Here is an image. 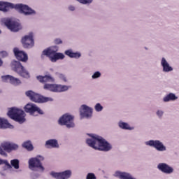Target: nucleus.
<instances>
[{
  "mask_svg": "<svg viewBox=\"0 0 179 179\" xmlns=\"http://www.w3.org/2000/svg\"><path fill=\"white\" fill-rule=\"evenodd\" d=\"M0 57H2L3 58H6V57H8V52L6 51L1 52Z\"/></svg>",
  "mask_w": 179,
  "mask_h": 179,
  "instance_id": "39",
  "label": "nucleus"
},
{
  "mask_svg": "<svg viewBox=\"0 0 179 179\" xmlns=\"http://www.w3.org/2000/svg\"><path fill=\"white\" fill-rule=\"evenodd\" d=\"M36 78L41 83H45L43 85V89L45 90L52 92V93H64L69 90V86L68 85L47 83V82H54V78L51 77V76H37Z\"/></svg>",
  "mask_w": 179,
  "mask_h": 179,
  "instance_id": "3",
  "label": "nucleus"
},
{
  "mask_svg": "<svg viewBox=\"0 0 179 179\" xmlns=\"http://www.w3.org/2000/svg\"><path fill=\"white\" fill-rule=\"evenodd\" d=\"M43 160H44V157L41 155H37L28 160V169H29L31 171H34L29 175L31 179L40 178L42 173L45 171V167L43 165Z\"/></svg>",
  "mask_w": 179,
  "mask_h": 179,
  "instance_id": "2",
  "label": "nucleus"
},
{
  "mask_svg": "<svg viewBox=\"0 0 179 179\" xmlns=\"http://www.w3.org/2000/svg\"><path fill=\"white\" fill-rule=\"evenodd\" d=\"M50 176L55 179H69L72 177V170L67 169L60 172L52 171Z\"/></svg>",
  "mask_w": 179,
  "mask_h": 179,
  "instance_id": "14",
  "label": "nucleus"
},
{
  "mask_svg": "<svg viewBox=\"0 0 179 179\" xmlns=\"http://www.w3.org/2000/svg\"><path fill=\"white\" fill-rule=\"evenodd\" d=\"M76 2H78L81 5H85L86 6H89V5H92L93 3V0H75Z\"/></svg>",
  "mask_w": 179,
  "mask_h": 179,
  "instance_id": "31",
  "label": "nucleus"
},
{
  "mask_svg": "<svg viewBox=\"0 0 179 179\" xmlns=\"http://www.w3.org/2000/svg\"><path fill=\"white\" fill-rule=\"evenodd\" d=\"M26 96L29 97V99H30V100H31V99H33L34 97V95L36 94V93L31 90L29 91H27L25 92Z\"/></svg>",
  "mask_w": 179,
  "mask_h": 179,
  "instance_id": "36",
  "label": "nucleus"
},
{
  "mask_svg": "<svg viewBox=\"0 0 179 179\" xmlns=\"http://www.w3.org/2000/svg\"><path fill=\"white\" fill-rule=\"evenodd\" d=\"M157 168L161 173L163 174H166L167 176H170L173 174L175 171L174 167L172 166L169 165V164L166 162H160L157 164Z\"/></svg>",
  "mask_w": 179,
  "mask_h": 179,
  "instance_id": "15",
  "label": "nucleus"
},
{
  "mask_svg": "<svg viewBox=\"0 0 179 179\" xmlns=\"http://www.w3.org/2000/svg\"><path fill=\"white\" fill-rule=\"evenodd\" d=\"M22 147L24 148V149H27L29 152H31L34 149V147L33 146V144H31V141H25L22 143Z\"/></svg>",
  "mask_w": 179,
  "mask_h": 179,
  "instance_id": "29",
  "label": "nucleus"
},
{
  "mask_svg": "<svg viewBox=\"0 0 179 179\" xmlns=\"http://www.w3.org/2000/svg\"><path fill=\"white\" fill-rule=\"evenodd\" d=\"M8 115L16 122H19V124L26 122V112L19 108H10Z\"/></svg>",
  "mask_w": 179,
  "mask_h": 179,
  "instance_id": "6",
  "label": "nucleus"
},
{
  "mask_svg": "<svg viewBox=\"0 0 179 179\" xmlns=\"http://www.w3.org/2000/svg\"><path fill=\"white\" fill-rule=\"evenodd\" d=\"M16 4L0 1V10L2 12H8L9 9H15V6Z\"/></svg>",
  "mask_w": 179,
  "mask_h": 179,
  "instance_id": "23",
  "label": "nucleus"
},
{
  "mask_svg": "<svg viewBox=\"0 0 179 179\" xmlns=\"http://www.w3.org/2000/svg\"><path fill=\"white\" fill-rule=\"evenodd\" d=\"M33 37H34V34L30 32L22 38L21 43L24 48H33L34 47V39Z\"/></svg>",
  "mask_w": 179,
  "mask_h": 179,
  "instance_id": "13",
  "label": "nucleus"
},
{
  "mask_svg": "<svg viewBox=\"0 0 179 179\" xmlns=\"http://www.w3.org/2000/svg\"><path fill=\"white\" fill-rule=\"evenodd\" d=\"M176 100H178V96L176 94L170 92L163 98L162 101L164 103H169V101H176Z\"/></svg>",
  "mask_w": 179,
  "mask_h": 179,
  "instance_id": "26",
  "label": "nucleus"
},
{
  "mask_svg": "<svg viewBox=\"0 0 179 179\" xmlns=\"http://www.w3.org/2000/svg\"><path fill=\"white\" fill-rule=\"evenodd\" d=\"M75 116L71 115L70 113H65L62 115L57 121V124L62 127H66V128H75Z\"/></svg>",
  "mask_w": 179,
  "mask_h": 179,
  "instance_id": "7",
  "label": "nucleus"
},
{
  "mask_svg": "<svg viewBox=\"0 0 179 179\" xmlns=\"http://www.w3.org/2000/svg\"><path fill=\"white\" fill-rule=\"evenodd\" d=\"M31 101L34 103H47L48 101H54V99L51 97H44L38 94L35 93L34 98H31Z\"/></svg>",
  "mask_w": 179,
  "mask_h": 179,
  "instance_id": "20",
  "label": "nucleus"
},
{
  "mask_svg": "<svg viewBox=\"0 0 179 179\" xmlns=\"http://www.w3.org/2000/svg\"><path fill=\"white\" fill-rule=\"evenodd\" d=\"M13 52L15 58L18 59V61H21V62H26L29 61V56L26 52L19 50V48H15L13 49Z\"/></svg>",
  "mask_w": 179,
  "mask_h": 179,
  "instance_id": "18",
  "label": "nucleus"
},
{
  "mask_svg": "<svg viewBox=\"0 0 179 179\" xmlns=\"http://www.w3.org/2000/svg\"><path fill=\"white\" fill-rule=\"evenodd\" d=\"M97 178L96 177V175L93 173H87L86 176V179H96Z\"/></svg>",
  "mask_w": 179,
  "mask_h": 179,
  "instance_id": "38",
  "label": "nucleus"
},
{
  "mask_svg": "<svg viewBox=\"0 0 179 179\" xmlns=\"http://www.w3.org/2000/svg\"><path fill=\"white\" fill-rule=\"evenodd\" d=\"M2 164H5L8 169H12V166H10V164H9V162L8 160L2 159L0 158V166Z\"/></svg>",
  "mask_w": 179,
  "mask_h": 179,
  "instance_id": "35",
  "label": "nucleus"
},
{
  "mask_svg": "<svg viewBox=\"0 0 179 179\" xmlns=\"http://www.w3.org/2000/svg\"><path fill=\"white\" fill-rule=\"evenodd\" d=\"M113 176L119 179H136V178L132 176V174L121 171H116Z\"/></svg>",
  "mask_w": 179,
  "mask_h": 179,
  "instance_id": "19",
  "label": "nucleus"
},
{
  "mask_svg": "<svg viewBox=\"0 0 179 179\" xmlns=\"http://www.w3.org/2000/svg\"><path fill=\"white\" fill-rule=\"evenodd\" d=\"M160 64L164 73H170V72H173V71H174V68L169 64L166 57H162Z\"/></svg>",
  "mask_w": 179,
  "mask_h": 179,
  "instance_id": "17",
  "label": "nucleus"
},
{
  "mask_svg": "<svg viewBox=\"0 0 179 179\" xmlns=\"http://www.w3.org/2000/svg\"><path fill=\"white\" fill-rule=\"evenodd\" d=\"M0 128L2 129H6V128L13 129V125L10 124L6 119L0 117Z\"/></svg>",
  "mask_w": 179,
  "mask_h": 179,
  "instance_id": "27",
  "label": "nucleus"
},
{
  "mask_svg": "<svg viewBox=\"0 0 179 179\" xmlns=\"http://www.w3.org/2000/svg\"><path fill=\"white\" fill-rule=\"evenodd\" d=\"M117 125L120 129H124V131H134L135 129L134 127L130 126L127 122L122 120L119 121Z\"/></svg>",
  "mask_w": 179,
  "mask_h": 179,
  "instance_id": "25",
  "label": "nucleus"
},
{
  "mask_svg": "<svg viewBox=\"0 0 179 179\" xmlns=\"http://www.w3.org/2000/svg\"><path fill=\"white\" fill-rule=\"evenodd\" d=\"M145 145L150 146V148H153L157 152L162 153L167 152V146L160 140H149L145 142Z\"/></svg>",
  "mask_w": 179,
  "mask_h": 179,
  "instance_id": "10",
  "label": "nucleus"
},
{
  "mask_svg": "<svg viewBox=\"0 0 179 179\" xmlns=\"http://www.w3.org/2000/svg\"><path fill=\"white\" fill-rule=\"evenodd\" d=\"M56 75L58 79L62 80V82H64V83H66V82H68V78H66V76H65V74L62 73H57Z\"/></svg>",
  "mask_w": 179,
  "mask_h": 179,
  "instance_id": "30",
  "label": "nucleus"
},
{
  "mask_svg": "<svg viewBox=\"0 0 179 179\" xmlns=\"http://www.w3.org/2000/svg\"><path fill=\"white\" fill-rule=\"evenodd\" d=\"M59 50V48L57 45L48 48L43 50L41 58L48 57L51 62H57V61L65 59V55L62 52H58Z\"/></svg>",
  "mask_w": 179,
  "mask_h": 179,
  "instance_id": "4",
  "label": "nucleus"
},
{
  "mask_svg": "<svg viewBox=\"0 0 179 179\" xmlns=\"http://www.w3.org/2000/svg\"><path fill=\"white\" fill-rule=\"evenodd\" d=\"M24 110L25 113L29 114V115H37V114L43 115V114H44V111L33 103H28L26 104L24 107Z\"/></svg>",
  "mask_w": 179,
  "mask_h": 179,
  "instance_id": "12",
  "label": "nucleus"
},
{
  "mask_svg": "<svg viewBox=\"0 0 179 179\" xmlns=\"http://www.w3.org/2000/svg\"><path fill=\"white\" fill-rule=\"evenodd\" d=\"M94 108L96 113H101V111H103V110H104V107H103L101 106V103H96L94 105Z\"/></svg>",
  "mask_w": 179,
  "mask_h": 179,
  "instance_id": "32",
  "label": "nucleus"
},
{
  "mask_svg": "<svg viewBox=\"0 0 179 179\" xmlns=\"http://www.w3.org/2000/svg\"><path fill=\"white\" fill-rule=\"evenodd\" d=\"M0 22L1 24H4V26H6V27L10 30V31L17 32L22 29V24H20L19 21H15L10 18H1Z\"/></svg>",
  "mask_w": 179,
  "mask_h": 179,
  "instance_id": "8",
  "label": "nucleus"
},
{
  "mask_svg": "<svg viewBox=\"0 0 179 179\" xmlns=\"http://www.w3.org/2000/svg\"><path fill=\"white\" fill-rule=\"evenodd\" d=\"M19 149V145L16 143H10V150L9 153L13 150H17Z\"/></svg>",
  "mask_w": 179,
  "mask_h": 179,
  "instance_id": "34",
  "label": "nucleus"
},
{
  "mask_svg": "<svg viewBox=\"0 0 179 179\" xmlns=\"http://www.w3.org/2000/svg\"><path fill=\"white\" fill-rule=\"evenodd\" d=\"M45 148L46 149H59L58 140L55 138L47 140L45 143Z\"/></svg>",
  "mask_w": 179,
  "mask_h": 179,
  "instance_id": "22",
  "label": "nucleus"
},
{
  "mask_svg": "<svg viewBox=\"0 0 179 179\" xmlns=\"http://www.w3.org/2000/svg\"><path fill=\"white\" fill-rule=\"evenodd\" d=\"M69 9L71 11L73 12L75 10V6H69Z\"/></svg>",
  "mask_w": 179,
  "mask_h": 179,
  "instance_id": "41",
  "label": "nucleus"
},
{
  "mask_svg": "<svg viewBox=\"0 0 179 179\" xmlns=\"http://www.w3.org/2000/svg\"><path fill=\"white\" fill-rule=\"evenodd\" d=\"M1 30H0V34H1Z\"/></svg>",
  "mask_w": 179,
  "mask_h": 179,
  "instance_id": "43",
  "label": "nucleus"
},
{
  "mask_svg": "<svg viewBox=\"0 0 179 179\" xmlns=\"http://www.w3.org/2000/svg\"><path fill=\"white\" fill-rule=\"evenodd\" d=\"M87 136L89 137L86 139V143L90 148L99 152H110L113 150V144L103 137L94 134H88Z\"/></svg>",
  "mask_w": 179,
  "mask_h": 179,
  "instance_id": "1",
  "label": "nucleus"
},
{
  "mask_svg": "<svg viewBox=\"0 0 179 179\" xmlns=\"http://www.w3.org/2000/svg\"><path fill=\"white\" fill-rule=\"evenodd\" d=\"M54 43L57 45L62 44V40L61 38H56L54 40Z\"/></svg>",
  "mask_w": 179,
  "mask_h": 179,
  "instance_id": "40",
  "label": "nucleus"
},
{
  "mask_svg": "<svg viewBox=\"0 0 179 179\" xmlns=\"http://www.w3.org/2000/svg\"><path fill=\"white\" fill-rule=\"evenodd\" d=\"M64 54L69 58H74L75 59H79L82 57V53L80 52H74L71 49L65 50Z\"/></svg>",
  "mask_w": 179,
  "mask_h": 179,
  "instance_id": "24",
  "label": "nucleus"
},
{
  "mask_svg": "<svg viewBox=\"0 0 179 179\" xmlns=\"http://www.w3.org/2000/svg\"><path fill=\"white\" fill-rule=\"evenodd\" d=\"M10 166L12 167H13V169H15V170H19V169H20V161H19V159H11L10 162Z\"/></svg>",
  "mask_w": 179,
  "mask_h": 179,
  "instance_id": "28",
  "label": "nucleus"
},
{
  "mask_svg": "<svg viewBox=\"0 0 179 179\" xmlns=\"http://www.w3.org/2000/svg\"><path fill=\"white\" fill-rule=\"evenodd\" d=\"M79 113L81 120H91L93 117V108L86 104L80 106Z\"/></svg>",
  "mask_w": 179,
  "mask_h": 179,
  "instance_id": "11",
  "label": "nucleus"
},
{
  "mask_svg": "<svg viewBox=\"0 0 179 179\" xmlns=\"http://www.w3.org/2000/svg\"><path fill=\"white\" fill-rule=\"evenodd\" d=\"M1 78L3 82H5L6 83H10V85H13V86H20V85L22 83L21 79L15 78L13 76H3L1 77Z\"/></svg>",
  "mask_w": 179,
  "mask_h": 179,
  "instance_id": "16",
  "label": "nucleus"
},
{
  "mask_svg": "<svg viewBox=\"0 0 179 179\" xmlns=\"http://www.w3.org/2000/svg\"><path fill=\"white\" fill-rule=\"evenodd\" d=\"M11 69L15 73L19 75L23 79H30V71L25 69L24 66L17 60H13L11 62Z\"/></svg>",
  "mask_w": 179,
  "mask_h": 179,
  "instance_id": "5",
  "label": "nucleus"
},
{
  "mask_svg": "<svg viewBox=\"0 0 179 179\" xmlns=\"http://www.w3.org/2000/svg\"><path fill=\"white\" fill-rule=\"evenodd\" d=\"M15 9L18 10L19 13L21 15H24V16H36V15H37L36 10L24 3L15 4Z\"/></svg>",
  "mask_w": 179,
  "mask_h": 179,
  "instance_id": "9",
  "label": "nucleus"
},
{
  "mask_svg": "<svg viewBox=\"0 0 179 179\" xmlns=\"http://www.w3.org/2000/svg\"><path fill=\"white\" fill-rule=\"evenodd\" d=\"M3 64V62H2V59L0 58V66H2V64Z\"/></svg>",
  "mask_w": 179,
  "mask_h": 179,
  "instance_id": "42",
  "label": "nucleus"
},
{
  "mask_svg": "<svg viewBox=\"0 0 179 179\" xmlns=\"http://www.w3.org/2000/svg\"><path fill=\"white\" fill-rule=\"evenodd\" d=\"M10 148V142L9 141L2 142L0 146V155L1 156H3L4 157H7L8 154L6 153V152L9 153Z\"/></svg>",
  "mask_w": 179,
  "mask_h": 179,
  "instance_id": "21",
  "label": "nucleus"
},
{
  "mask_svg": "<svg viewBox=\"0 0 179 179\" xmlns=\"http://www.w3.org/2000/svg\"><path fill=\"white\" fill-rule=\"evenodd\" d=\"M155 114H156L157 118H159V120H162V118H163V117L164 115V110H163L162 109H158L155 112Z\"/></svg>",
  "mask_w": 179,
  "mask_h": 179,
  "instance_id": "33",
  "label": "nucleus"
},
{
  "mask_svg": "<svg viewBox=\"0 0 179 179\" xmlns=\"http://www.w3.org/2000/svg\"><path fill=\"white\" fill-rule=\"evenodd\" d=\"M101 76V73L100 71H96L92 76V79H99Z\"/></svg>",
  "mask_w": 179,
  "mask_h": 179,
  "instance_id": "37",
  "label": "nucleus"
}]
</instances>
